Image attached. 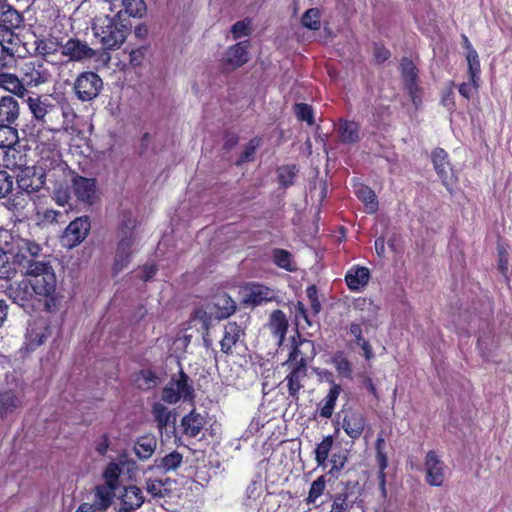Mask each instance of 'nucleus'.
I'll list each match as a JSON object with an SVG mask.
<instances>
[{
  "instance_id": "1",
  "label": "nucleus",
  "mask_w": 512,
  "mask_h": 512,
  "mask_svg": "<svg viewBox=\"0 0 512 512\" xmlns=\"http://www.w3.org/2000/svg\"><path fill=\"white\" fill-rule=\"evenodd\" d=\"M136 227L137 219L134 214L129 210L122 211L116 234L117 245L112 268L115 274L127 268L137 251L139 237Z\"/></svg>"
},
{
  "instance_id": "2",
  "label": "nucleus",
  "mask_w": 512,
  "mask_h": 512,
  "mask_svg": "<svg viewBox=\"0 0 512 512\" xmlns=\"http://www.w3.org/2000/svg\"><path fill=\"white\" fill-rule=\"evenodd\" d=\"M121 11L115 16L108 15L96 18L93 23V31L105 50H115L124 43L130 27L121 19Z\"/></svg>"
},
{
  "instance_id": "3",
  "label": "nucleus",
  "mask_w": 512,
  "mask_h": 512,
  "mask_svg": "<svg viewBox=\"0 0 512 512\" xmlns=\"http://www.w3.org/2000/svg\"><path fill=\"white\" fill-rule=\"evenodd\" d=\"M24 275L32 283L36 294L44 304V308L49 309V303L53 299L57 283L50 261L36 264L33 269L28 270Z\"/></svg>"
},
{
  "instance_id": "4",
  "label": "nucleus",
  "mask_w": 512,
  "mask_h": 512,
  "mask_svg": "<svg viewBox=\"0 0 512 512\" xmlns=\"http://www.w3.org/2000/svg\"><path fill=\"white\" fill-rule=\"evenodd\" d=\"M10 252L23 274L33 269L38 263L50 261L47 256L42 253L41 246L29 239H17L14 242V246L10 249Z\"/></svg>"
},
{
  "instance_id": "5",
  "label": "nucleus",
  "mask_w": 512,
  "mask_h": 512,
  "mask_svg": "<svg viewBox=\"0 0 512 512\" xmlns=\"http://www.w3.org/2000/svg\"><path fill=\"white\" fill-rule=\"evenodd\" d=\"M6 295L27 313L44 307L32 283L27 278L11 283L6 289Z\"/></svg>"
},
{
  "instance_id": "6",
  "label": "nucleus",
  "mask_w": 512,
  "mask_h": 512,
  "mask_svg": "<svg viewBox=\"0 0 512 512\" xmlns=\"http://www.w3.org/2000/svg\"><path fill=\"white\" fill-rule=\"evenodd\" d=\"M61 55L66 57L71 62H83L87 59L94 58L99 54V60L104 65L110 61V55L106 51L97 52L91 48L86 41L76 37H71L65 42L60 41Z\"/></svg>"
},
{
  "instance_id": "7",
  "label": "nucleus",
  "mask_w": 512,
  "mask_h": 512,
  "mask_svg": "<svg viewBox=\"0 0 512 512\" xmlns=\"http://www.w3.org/2000/svg\"><path fill=\"white\" fill-rule=\"evenodd\" d=\"M103 86L104 82L96 72L83 71L75 78L72 90L77 100L90 102L100 95Z\"/></svg>"
},
{
  "instance_id": "8",
  "label": "nucleus",
  "mask_w": 512,
  "mask_h": 512,
  "mask_svg": "<svg viewBox=\"0 0 512 512\" xmlns=\"http://www.w3.org/2000/svg\"><path fill=\"white\" fill-rule=\"evenodd\" d=\"M33 167L44 172L48 180L57 178L65 170L61 154L55 147H39V159Z\"/></svg>"
},
{
  "instance_id": "9",
  "label": "nucleus",
  "mask_w": 512,
  "mask_h": 512,
  "mask_svg": "<svg viewBox=\"0 0 512 512\" xmlns=\"http://www.w3.org/2000/svg\"><path fill=\"white\" fill-rule=\"evenodd\" d=\"M21 75L26 88L39 87L51 79L49 69L40 59L25 62L21 68Z\"/></svg>"
},
{
  "instance_id": "10",
  "label": "nucleus",
  "mask_w": 512,
  "mask_h": 512,
  "mask_svg": "<svg viewBox=\"0 0 512 512\" xmlns=\"http://www.w3.org/2000/svg\"><path fill=\"white\" fill-rule=\"evenodd\" d=\"M7 389L0 390V416L2 418L13 414L22 407V386L19 381L14 378L7 384Z\"/></svg>"
},
{
  "instance_id": "11",
  "label": "nucleus",
  "mask_w": 512,
  "mask_h": 512,
  "mask_svg": "<svg viewBox=\"0 0 512 512\" xmlns=\"http://www.w3.org/2000/svg\"><path fill=\"white\" fill-rule=\"evenodd\" d=\"M90 228L91 223L88 216L76 218L69 223L61 236L62 245L67 248H73L79 245L86 239Z\"/></svg>"
},
{
  "instance_id": "12",
  "label": "nucleus",
  "mask_w": 512,
  "mask_h": 512,
  "mask_svg": "<svg viewBox=\"0 0 512 512\" xmlns=\"http://www.w3.org/2000/svg\"><path fill=\"white\" fill-rule=\"evenodd\" d=\"M49 334V323L46 318L38 317L29 321L25 334V349L35 350L44 343Z\"/></svg>"
},
{
  "instance_id": "13",
  "label": "nucleus",
  "mask_w": 512,
  "mask_h": 512,
  "mask_svg": "<svg viewBox=\"0 0 512 512\" xmlns=\"http://www.w3.org/2000/svg\"><path fill=\"white\" fill-rule=\"evenodd\" d=\"M47 180L44 172L38 171L33 166L24 168L17 174L16 178L18 188L27 194L40 191Z\"/></svg>"
},
{
  "instance_id": "14",
  "label": "nucleus",
  "mask_w": 512,
  "mask_h": 512,
  "mask_svg": "<svg viewBox=\"0 0 512 512\" xmlns=\"http://www.w3.org/2000/svg\"><path fill=\"white\" fill-rule=\"evenodd\" d=\"M26 96L25 103L33 119L38 123L45 124L47 122V116L55 112L56 105L47 96L37 94Z\"/></svg>"
},
{
  "instance_id": "15",
  "label": "nucleus",
  "mask_w": 512,
  "mask_h": 512,
  "mask_svg": "<svg viewBox=\"0 0 512 512\" xmlns=\"http://www.w3.org/2000/svg\"><path fill=\"white\" fill-rule=\"evenodd\" d=\"M72 189L77 199L85 204H93L97 200V183L94 178L76 175L72 179Z\"/></svg>"
},
{
  "instance_id": "16",
  "label": "nucleus",
  "mask_w": 512,
  "mask_h": 512,
  "mask_svg": "<svg viewBox=\"0 0 512 512\" xmlns=\"http://www.w3.org/2000/svg\"><path fill=\"white\" fill-rule=\"evenodd\" d=\"M431 159L442 184L449 189L454 183V174L448 159V153L442 148H436L432 151Z\"/></svg>"
},
{
  "instance_id": "17",
  "label": "nucleus",
  "mask_w": 512,
  "mask_h": 512,
  "mask_svg": "<svg viewBox=\"0 0 512 512\" xmlns=\"http://www.w3.org/2000/svg\"><path fill=\"white\" fill-rule=\"evenodd\" d=\"M426 481L431 486H441L445 477V464L434 451L425 458Z\"/></svg>"
},
{
  "instance_id": "18",
  "label": "nucleus",
  "mask_w": 512,
  "mask_h": 512,
  "mask_svg": "<svg viewBox=\"0 0 512 512\" xmlns=\"http://www.w3.org/2000/svg\"><path fill=\"white\" fill-rule=\"evenodd\" d=\"M316 355L314 342L308 339H300L295 343L289 354L288 361L295 364L306 366Z\"/></svg>"
},
{
  "instance_id": "19",
  "label": "nucleus",
  "mask_w": 512,
  "mask_h": 512,
  "mask_svg": "<svg viewBox=\"0 0 512 512\" xmlns=\"http://www.w3.org/2000/svg\"><path fill=\"white\" fill-rule=\"evenodd\" d=\"M60 49V41L52 36L35 37L33 41V50L29 51L33 57H40V60H48Z\"/></svg>"
},
{
  "instance_id": "20",
  "label": "nucleus",
  "mask_w": 512,
  "mask_h": 512,
  "mask_svg": "<svg viewBox=\"0 0 512 512\" xmlns=\"http://www.w3.org/2000/svg\"><path fill=\"white\" fill-rule=\"evenodd\" d=\"M366 426L365 416L357 411L347 412L342 420V428L353 440L360 438Z\"/></svg>"
},
{
  "instance_id": "21",
  "label": "nucleus",
  "mask_w": 512,
  "mask_h": 512,
  "mask_svg": "<svg viewBox=\"0 0 512 512\" xmlns=\"http://www.w3.org/2000/svg\"><path fill=\"white\" fill-rule=\"evenodd\" d=\"M336 132L342 144L352 145L361 140L360 125L352 120L340 119Z\"/></svg>"
},
{
  "instance_id": "22",
  "label": "nucleus",
  "mask_w": 512,
  "mask_h": 512,
  "mask_svg": "<svg viewBox=\"0 0 512 512\" xmlns=\"http://www.w3.org/2000/svg\"><path fill=\"white\" fill-rule=\"evenodd\" d=\"M268 328L274 337L276 344L280 346L283 343L288 330V320L283 311L274 310L270 314Z\"/></svg>"
},
{
  "instance_id": "23",
  "label": "nucleus",
  "mask_w": 512,
  "mask_h": 512,
  "mask_svg": "<svg viewBox=\"0 0 512 512\" xmlns=\"http://www.w3.org/2000/svg\"><path fill=\"white\" fill-rule=\"evenodd\" d=\"M248 41H241L231 46L225 53L224 63L230 68H238L248 62Z\"/></svg>"
},
{
  "instance_id": "24",
  "label": "nucleus",
  "mask_w": 512,
  "mask_h": 512,
  "mask_svg": "<svg viewBox=\"0 0 512 512\" xmlns=\"http://www.w3.org/2000/svg\"><path fill=\"white\" fill-rule=\"evenodd\" d=\"M244 336V328L236 322H228L224 327V336L220 341L221 351L225 354H230L232 348Z\"/></svg>"
},
{
  "instance_id": "25",
  "label": "nucleus",
  "mask_w": 512,
  "mask_h": 512,
  "mask_svg": "<svg viewBox=\"0 0 512 512\" xmlns=\"http://www.w3.org/2000/svg\"><path fill=\"white\" fill-rule=\"evenodd\" d=\"M19 44L20 38L14 32V29L0 28V60L5 59L6 56L10 59L14 58L15 54L17 53Z\"/></svg>"
},
{
  "instance_id": "26",
  "label": "nucleus",
  "mask_w": 512,
  "mask_h": 512,
  "mask_svg": "<svg viewBox=\"0 0 512 512\" xmlns=\"http://www.w3.org/2000/svg\"><path fill=\"white\" fill-rule=\"evenodd\" d=\"M20 115V107L17 100L12 96L0 98V124L16 123Z\"/></svg>"
},
{
  "instance_id": "27",
  "label": "nucleus",
  "mask_w": 512,
  "mask_h": 512,
  "mask_svg": "<svg viewBox=\"0 0 512 512\" xmlns=\"http://www.w3.org/2000/svg\"><path fill=\"white\" fill-rule=\"evenodd\" d=\"M236 302L226 293H220L215 296L211 306L216 319H225L236 311Z\"/></svg>"
},
{
  "instance_id": "28",
  "label": "nucleus",
  "mask_w": 512,
  "mask_h": 512,
  "mask_svg": "<svg viewBox=\"0 0 512 512\" xmlns=\"http://www.w3.org/2000/svg\"><path fill=\"white\" fill-rule=\"evenodd\" d=\"M307 376V367L295 364L291 372L286 376L285 381L289 395L294 399H299V391L304 387L302 381Z\"/></svg>"
},
{
  "instance_id": "29",
  "label": "nucleus",
  "mask_w": 512,
  "mask_h": 512,
  "mask_svg": "<svg viewBox=\"0 0 512 512\" xmlns=\"http://www.w3.org/2000/svg\"><path fill=\"white\" fill-rule=\"evenodd\" d=\"M2 161L3 166L12 171L18 170L21 172L24 168L29 167L27 155L14 146L5 149Z\"/></svg>"
},
{
  "instance_id": "30",
  "label": "nucleus",
  "mask_w": 512,
  "mask_h": 512,
  "mask_svg": "<svg viewBox=\"0 0 512 512\" xmlns=\"http://www.w3.org/2000/svg\"><path fill=\"white\" fill-rule=\"evenodd\" d=\"M128 465L127 469L130 470V465L135 466V462L133 460H128V456L126 454H121L119 456V463L111 462L107 465L104 471V480L106 484L112 485L116 488L119 487V477L122 469L120 465Z\"/></svg>"
},
{
  "instance_id": "31",
  "label": "nucleus",
  "mask_w": 512,
  "mask_h": 512,
  "mask_svg": "<svg viewBox=\"0 0 512 512\" xmlns=\"http://www.w3.org/2000/svg\"><path fill=\"white\" fill-rule=\"evenodd\" d=\"M0 87L20 98H24L28 95V90L25 87L22 77L19 78L12 73H0Z\"/></svg>"
},
{
  "instance_id": "32",
  "label": "nucleus",
  "mask_w": 512,
  "mask_h": 512,
  "mask_svg": "<svg viewBox=\"0 0 512 512\" xmlns=\"http://www.w3.org/2000/svg\"><path fill=\"white\" fill-rule=\"evenodd\" d=\"M401 73L402 77L404 79L406 88L408 89L409 94L411 95L412 99L414 100L415 94L418 91V85H417V77H418V70L413 63L412 60L408 58H403L401 60Z\"/></svg>"
},
{
  "instance_id": "33",
  "label": "nucleus",
  "mask_w": 512,
  "mask_h": 512,
  "mask_svg": "<svg viewBox=\"0 0 512 512\" xmlns=\"http://www.w3.org/2000/svg\"><path fill=\"white\" fill-rule=\"evenodd\" d=\"M369 278L370 271L368 268L353 267L346 273L345 281L350 290L359 291L368 284Z\"/></svg>"
},
{
  "instance_id": "34",
  "label": "nucleus",
  "mask_w": 512,
  "mask_h": 512,
  "mask_svg": "<svg viewBox=\"0 0 512 512\" xmlns=\"http://www.w3.org/2000/svg\"><path fill=\"white\" fill-rule=\"evenodd\" d=\"M275 298L274 291L260 284H253L247 289L245 302L253 306L272 301Z\"/></svg>"
},
{
  "instance_id": "35",
  "label": "nucleus",
  "mask_w": 512,
  "mask_h": 512,
  "mask_svg": "<svg viewBox=\"0 0 512 512\" xmlns=\"http://www.w3.org/2000/svg\"><path fill=\"white\" fill-rule=\"evenodd\" d=\"M122 508L134 512L139 509L144 503V495L142 490L135 485H130L124 488V494L122 495Z\"/></svg>"
},
{
  "instance_id": "36",
  "label": "nucleus",
  "mask_w": 512,
  "mask_h": 512,
  "mask_svg": "<svg viewBox=\"0 0 512 512\" xmlns=\"http://www.w3.org/2000/svg\"><path fill=\"white\" fill-rule=\"evenodd\" d=\"M157 447V440L153 435H144L139 437L134 445V452L136 456L145 461L154 454Z\"/></svg>"
},
{
  "instance_id": "37",
  "label": "nucleus",
  "mask_w": 512,
  "mask_h": 512,
  "mask_svg": "<svg viewBox=\"0 0 512 512\" xmlns=\"http://www.w3.org/2000/svg\"><path fill=\"white\" fill-rule=\"evenodd\" d=\"M183 456L178 451H173L163 457L156 458L153 466L149 470L155 468L160 472L167 473L176 470L182 463Z\"/></svg>"
},
{
  "instance_id": "38",
  "label": "nucleus",
  "mask_w": 512,
  "mask_h": 512,
  "mask_svg": "<svg viewBox=\"0 0 512 512\" xmlns=\"http://www.w3.org/2000/svg\"><path fill=\"white\" fill-rule=\"evenodd\" d=\"M204 424V417L201 414L196 413L194 410L182 419L184 434L189 437H196L203 429Z\"/></svg>"
},
{
  "instance_id": "39",
  "label": "nucleus",
  "mask_w": 512,
  "mask_h": 512,
  "mask_svg": "<svg viewBox=\"0 0 512 512\" xmlns=\"http://www.w3.org/2000/svg\"><path fill=\"white\" fill-rule=\"evenodd\" d=\"M169 383L178 392L180 399L187 400L192 397L193 387L189 384V377L183 371L173 376Z\"/></svg>"
},
{
  "instance_id": "40",
  "label": "nucleus",
  "mask_w": 512,
  "mask_h": 512,
  "mask_svg": "<svg viewBox=\"0 0 512 512\" xmlns=\"http://www.w3.org/2000/svg\"><path fill=\"white\" fill-rule=\"evenodd\" d=\"M116 489V487L106 483L98 486L95 494V503L93 505L96 506L97 509H106L112 503Z\"/></svg>"
},
{
  "instance_id": "41",
  "label": "nucleus",
  "mask_w": 512,
  "mask_h": 512,
  "mask_svg": "<svg viewBox=\"0 0 512 512\" xmlns=\"http://www.w3.org/2000/svg\"><path fill=\"white\" fill-rule=\"evenodd\" d=\"M355 192L357 197L365 204L368 213L373 214L377 211L378 201L375 192L371 188L360 185Z\"/></svg>"
},
{
  "instance_id": "42",
  "label": "nucleus",
  "mask_w": 512,
  "mask_h": 512,
  "mask_svg": "<svg viewBox=\"0 0 512 512\" xmlns=\"http://www.w3.org/2000/svg\"><path fill=\"white\" fill-rule=\"evenodd\" d=\"M16 262L10 250L4 251L0 248V279H10L16 273Z\"/></svg>"
},
{
  "instance_id": "43",
  "label": "nucleus",
  "mask_w": 512,
  "mask_h": 512,
  "mask_svg": "<svg viewBox=\"0 0 512 512\" xmlns=\"http://www.w3.org/2000/svg\"><path fill=\"white\" fill-rule=\"evenodd\" d=\"M350 496L347 489L334 495L330 512H347L352 509L356 500L351 499Z\"/></svg>"
},
{
  "instance_id": "44",
  "label": "nucleus",
  "mask_w": 512,
  "mask_h": 512,
  "mask_svg": "<svg viewBox=\"0 0 512 512\" xmlns=\"http://www.w3.org/2000/svg\"><path fill=\"white\" fill-rule=\"evenodd\" d=\"M22 16L11 6H3L0 15V28L14 29L19 27Z\"/></svg>"
},
{
  "instance_id": "45",
  "label": "nucleus",
  "mask_w": 512,
  "mask_h": 512,
  "mask_svg": "<svg viewBox=\"0 0 512 512\" xmlns=\"http://www.w3.org/2000/svg\"><path fill=\"white\" fill-rule=\"evenodd\" d=\"M135 386L141 390H149L159 383V378L151 370H141L133 377Z\"/></svg>"
},
{
  "instance_id": "46",
  "label": "nucleus",
  "mask_w": 512,
  "mask_h": 512,
  "mask_svg": "<svg viewBox=\"0 0 512 512\" xmlns=\"http://www.w3.org/2000/svg\"><path fill=\"white\" fill-rule=\"evenodd\" d=\"M19 141L18 130L10 124H0V148L7 149Z\"/></svg>"
},
{
  "instance_id": "47",
  "label": "nucleus",
  "mask_w": 512,
  "mask_h": 512,
  "mask_svg": "<svg viewBox=\"0 0 512 512\" xmlns=\"http://www.w3.org/2000/svg\"><path fill=\"white\" fill-rule=\"evenodd\" d=\"M340 394V386L334 385L324 399V405L321 407L320 415L324 418H330L333 414L336 400Z\"/></svg>"
},
{
  "instance_id": "48",
  "label": "nucleus",
  "mask_w": 512,
  "mask_h": 512,
  "mask_svg": "<svg viewBox=\"0 0 512 512\" xmlns=\"http://www.w3.org/2000/svg\"><path fill=\"white\" fill-rule=\"evenodd\" d=\"M303 27L309 30H319L321 27V12L317 8H310L304 12L301 18Z\"/></svg>"
},
{
  "instance_id": "49",
  "label": "nucleus",
  "mask_w": 512,
  "mask_h": 512,
  "mask_svg": "<svg viewBox=\"0 0 512 512\" xmlns=\"http://www.w3.org/2000/svg\"><path fill=\"white\" fill-rule=\"evenodd\" d=\"M333 445V437L326 436L315 449V460L318 466H324Z\"/></svg>"
},
{
  "instance_id": "50",
  "label": "nucleus",
  "mask_w": 512,
  "mask_h": 512,
  "mask_svg": "<svg viewBox=\"0 0 512 512\" xmlns=\"http://www.w3.org/2000/svg\"><path fill=\"white\" fill-rule=\"evenodd\" d=\"M332 363L335 366L339 375L348 379L352 378L351 363L343 354V352L335 353L332 357Z\"/></svg>"
},
{
  "instance_id": "51",
  "label": "nucleus",
  "mask_w": 512,
  "mask_h": 512,
  "mask_svg": "<svg viewBox=\"0 0 512 512\" xmlns=\"http://www.w3.org/2000/svg\"><path fill=\"white\" fill-rule=\"evenodd\" d=\"M273 262L280 268H283L287 271H293V261L292 255L290 252L283 249H275L273 251Z\"/></svg>"
},
{
  "instance_id": "52",
  "label": "nucleus",
  "mask_w": 512,
  "mask_h": 512,
  "mask_svg": "<svg viewBox=\"0 0 512 512\" xmlns=\"http://www.w3.org/2000/svg\"><path fill=\"white\" fill-rule=\"evenodd\" d=\"M466 60L468 63V73L470 80L475 83V80H479L480 73V62L478 53L475 49H471L466 53Z\"/></svg>"
},
{
  "instance_id": "53",
  "label": "nucleus",
  "mask_w": 512,
  "mask_h": 512,
  "mask_svg": "<svg viewBox=\"0 0 512 512\" xmlns=\"http://www.w3.org/2000/svg\"><path fill=\"white\" fill-rule=\"evenodd\" d=\"M122 5L125 13L132 17H142L146 11L143 0H122Z\"/></svg>"
},
{
  "instance_id": "54",
  "label": "nucleus",
  "mask_w": 512,
  "mask_h": 512,
  "mask_svg": "<svg viewBox=\"0 0 512 512\" xmlns=\"http://www.w3.org/2000/svg\"><path fill=\"white\" fill-rule=\"evenodd\" d=\"M153 415L160 429L166 428L171 422V412L167 407L160 403L154 405Z\"/></svg>"
},
{
  "instance_id": "55",
  "label": "nucleus",
  "mask_w": 512,
  "mask_h": 512,
  "mask_svg": "<svg viewBox=\"0 0 512 512\" xmlns=\"http://www.w3.org/2000/svg\"><path fill=\"white\" fill-rule=\"evenodd\" d=\"M325 486L326 482L324 476H320L316 480H314L310 486L306 502L308 504L316 503L317 499L323 494Z\"/></svg>"
},
{
  "instance_id": "56",
  "label": "nucleus",
  "mask_w": 512,
  "mask_h": 512,
  "mask_svg": "<svg viewBox=\"0 0 512 512\" xmlns=\"http://www.w3.org/2000/svg\"><path fill=\"white\" fill-rule=\"evenodd\" d=\"M213 314L214 313L211 309L210 312H207L204 309L199 308L194 311L191 321L193 322L194 326L199 324L201 329L208 330L211 325Z\"/></svg>"
},
{
  "instance_id": "57",
  "label": "nucleus",
  "mask_w": 512,
  "mask_h": 512,
  "mask_svg": "<svg viewBox=\"0 0 512 512\" xmlns=\"http://www.w3.org/2000/svg\"><path fill=\"white\" fill-rule=\"evenodd\" d=\"M298 170L294 165L282 166L278 169L279 182L284 186L288 187L293 184V180Z\"/></svg>"
},
{
  "instance_id": "58",
  "label": "nucleus",
  "mask_w": 512,
  "mask_h": 512,
  "mask_svg": "<svg viewBox=\"0 0 512 512\" xmlns=\"http://www.w3.org/2000/svg\"><path fill=\"white\" fill-rule=\"evenodd\" d=\"M294 111L299 120L306 121L308 125L314 124L313 110L308 104L297 103L294 106Z\"/></svg>"
},
{
  "instance_id": "59",
  "label": "nucleus",
  "mask_w": 512,
  "mask_h": 512,
  "mask_svg": "<svg viewBox=\"0 0 512 512\" xmlns=\"http://www.w3.org/2000/svg\"><path fill=\"white\" fill-rule=\"evenodd\" d=\"M14 178L4 170H0V198L6 197L12 190Z\"/></svg>"
},
{
  "instance_id": "60",
  "label": "nucleus",
  "mask_w": 512,
  "mask_h": 512,
  "mask_svg": "<svg viewBox=\"0 0 512 512\" xmlns=\"http://www.w3.org/2000/svg\"><path fill=\"white\" fill-rule=\"evenodd\" d=\"M307 297L310 302L311 311L314 315H317L321 311V303L317 297V289L314 285L309 286L306 290Z\"/></svg>"
},
{
  "instance_id": "61",
  "label": "nucleus",
  "mask_w": 512,
  "mask_h": 512,
  "mask_svg": "<svg viewBox=\"0 0 512 512\" xmlns=\"http://www.w3.org/2000/svg\"><path fill=\"white\" fill-rule=\"evenodd\" d=\"M259 145H260L259 139L254 138V139L250 140L249 143L246 145V147L240 157V161L246 162V161L252 160L253 156L255 154V151Z\"/></svg>"
},
{
  "instance_id": "62",
  "label": "nucleus",
  "mask_w": 512,
  "mask_h": 512,
  "mask_svg": "<svg viewBox=\"0 0 512 512\" xmlns=\"http://www.w3.org/2000/svg\"><path fill=\"white\" fill-rule=\"evenodd\" d=\"M347 462V452H339L334 453L331 457V473L334 471H340L342 468H344L345 464Z\"/></svg>"
},
{
  "instance_id": "63",
  "label": "nucleus",
  "mask_w": 512,
  "mask_h": 512,
  "mask_svg": "<svg viewBox=\"0 0 512 512\" xmlns=\"http://www.w3.org/2000/svg\"><path fill=\"white\" fill-rule=\"evenodd\" d=\"M478 81L479 80H475L474 83L473 81L470 80L469 83L460 84L458 88L460 95L465 99L469 100L473 96V93L478 89Z\"/></svg>"
},
{
  "instance_id": "64",
  "label": "nucleus",
  "mask_w": 512,
  "mask_h": 512,
  "mask_svg": "<svg viewBox=\"0 0 512 512\" xmlns=\"http://www.w3.org/2000/svg\"><path fill=\"white\" fill-rule=\"evenodd\" d=\"M177 394L178 392L170 383H168L162 391V400L169 404H174L180 400V397Z\"/></svg>"
}]
</instances>
